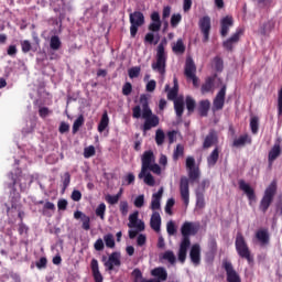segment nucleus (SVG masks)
Listing matches in <instances>:
<instances>
[{
    "label": "nucleus",
    "instance_id": "obj_56",
    "mask_svg": "<svg viewBox=\"0 0 282 282\" xmlns=\"http://www.w3.org/2000/svg\"><path fill=\"white\" fill-rule=\"evenodd\" d=\"M72 182V175L69 174V172H65L64 173V178H63V188L64 191L67 189V186H69Z\"/></svg>",
    "mask_w": 282,
    "mask_h": 282
},
{
    "label": "nucleus",
    "instance_id": "obj_57",
    "mask_svg": "<svg viewBox=\"0 0 282 282\" xmlns=\"http://www.w3.org/2000/svg\"><path fill=\"white\" fill-rule=\"evenodd\" d=\"M51 113H52V111H50V108H47V107H41V108L39 109V116H40V118L45 119V118H47Z\"/></svg>",
    "mask_w": 282,
    "mask_h": 282
},
{
    "label": "nucleus",
    "instance_id": "obj_39",
    "mask_svg": "<svg viewBox=\"0 0 282 282\" xmlns=\"http://www.w3.org/2000/svg\"><path fill=\"white\" fill-rule=\"evenodd\" d=\"M142 180L148 186H155V178L149 171L143 174Z\"/></svg>",
    "mask_w": 282,
    "mask_h": 282
},
{
    "label": "nucleus",
    "instance_id": "obj_31",
    "mask_svg": "<svg viewBox=\"0 0 282 282\" xmlns=\"http://www.w3.org/2000/svg\"><path fill=\"white\" fill-rule=\"evenodd\" d=\"M210 110V100L205 99L199 102L198 111L200 116L206 117L208 116V111Z\"/></svg>",
    "mask_w": 282,
    "mask_h": 282
},
{
    "label": "nucleus",
    "instance_id": "obj_43",
    "mask_svg": "<svg viewBox=\"0 0 282 282\" xmlns=\"http://www.w3.org/2000/svg\"><path fill=\"white\" fill-rule=\"evenodd\" d=\"M107 210V205L105 203H100L98 207L96 208L95 213L97 217H100V219H105V213Z\"/></svg>",
    "mask_w": 282,
    "mask_h": 282
},
{
    "label": "nucleus",
    "instance_id": "obj_23",
    "mask_svg": "<svg viewBox=\"0 0 282 282\" xmlns=\"http://www.w3.org/2000/svg\"><path fill=\"white\" fill-rule=\"evenodd\" d=\"M150 226L152 230H154L155 232H160V228L162 226V217L160 216L159 212H153L150 219Z\"/></svg>",
    "mask_w": 282,
    "mask_h": 282
},
{
    "label": "nucleus",
    "instance_id": "obj_52",
    "mask_svg": "<svg viewBox=\"0 0 282 282\" xmlns=\"http://www.w3.org/2000/svg\"><path fill=\"white\" fill-rule=\"evenodd\" d=\"M173 206H175V199L170 198L165 205V213L167 215H173Z\"/></svg>",
    "mask_w": 282,
    "mask_h": 282
},
{
    "label": "nucleus",
    "instance_id": "obj_19",
    "mask_svg": "<svg viewBox=\"0 0 282 282\" xmlns=\"http://www.w3.org/2000/svg\"><path fill=\"white\" fill-rule=\"evenodd\" d=\"M129 228H137L139 232H142L144 230V221L138 220V212H134L129 216Z\"/></svg>",
    "mask_w": 282,
    "mask_h": 282
},
{
    "label": "nucleus",
    "instance_id": "obj_35",
    "mask_svg": "<svg viewBox=\"0 0 282 282\" xmlns=\"http://www.w3.org/2000/svg\"><path fill=\"white\" fill-rule=\"evenodd\" d=\"M61 45H63V43L61 42V37H58V35H53L50 41L51 50H54L56 52L61 50Z\"/></svg>",
    "mask_w": 282,
    "mask_h": 282
},
{
    "label": "nucleus",
    "instance_id": "obj_28",
    "mask_svg": "<svg viewBox=\"0 0 282 282\" xmlns=\"http://www.w3.org/2000/svg\"><path fill=\"white\" fill-rule=\"evenodd\" d=\"M214 144H217V133H215V131H210L204 140L203 149H210Z\"/></svg>",
    "mask_w": 282,
    "mask_h": 282
},
{
    "label": "nucleus",
    "instance_id": "obj_25",
    "mask_svg": "<svg viewBox=\"0 0 282 282\" xmlns=\"http://www.w3.org/2000/svg\"><path fill=\"white\" fill-rule=\"evenodd\" d=\"M256 239H258L261 246H268L270 243V232L268 229H259L256 232Z\"/></svg>",
    "mask_w": 282,
    "mask_h": 282
},
{
    "label": "nucleus",
    "instance_id": "obj_15",
    "mask_svg": "<svg viewBox=\"0 0 282 282\" xmlns=\"http://www.w3.org/2000/svg\"><path fill=\"white\" fill-rule=\"evenodd\" d=\"M225 102H226V86H223L214 99V104H213L214 111H220V109H224Z\"/></svg>",
    "mask_w": 282,
    "mask_h": 282
},
{
    "label": "nucleus",
    "instance_id": "obj_17",
    "mask_svg": "<svg viewBox=\"0 0 282 282\" xmlns=\"http://www.w3.org/2000/svg\"><path fill=\"white\" fill-rule=\"evenodd\" d=\"M115 265L117 268H120V265H122V262L120 261V252L116 251L109 256L108 261L105 262V268H107V270L111 272Z\"/></svg>",
    "mask_w": 282,
    "mask_h": 282
},
{
    "label": "nucleus",
    "instance_id": "obj_62",
    "mask_svg": "<svg viewBox=\"0 0 282 282\" xmlns=\"http://www.w3.org/2000/svg\"><path fill=\"white\" fill-rule=\"evenodd\" d=\"M147 245V236L143 234H140L137 238V246H139L140 248H142V246Z\"/></svg>",
    "mask_w": 282,
    "mask_h": 282
},
{
    "label": "nucleus",
    "instance_id": "obj_37",
    "mask_svg": "<svg viewBox=\"0 0 282 282\" xmlns=\"http://www.w3.org/2000/svg\"><path fill=\"white\" fill-rule=\"evenodd\" d=\"M247 143H250V137H248V134H243L234 141V147H245Z\"/></svg>",
    "mask_w": 282,
    "mask_h": 282
},
{
    "label": "nucleus",
    "instance_id": "obj_41",
    "mask_svg": "<svg viewBox=\"0 0 282 282\" xmlns=\"http://www.w3.org/2000/svg\"><path fill=\"white\" fill-rule=\"evenodd\" d=\"M182 113H184V96H177V117L182 118Z\"/></svg>",
    "mask_w": 282,
    "mask_h": 282
},
{
    "label": "nucleus",
    "instance_id": "obj_63",
    "mask_svg": "<svg viewBox=\"0 0 282 282\" xmlns=\"http://www.w3.org/2000/svg\"><path fill=\"white\" fill-rule=\"evenodd\" d=\"M158 83L155 82V79H151L150 82H148L145 89L147 91H155V87H156Z\"/></svg>",
    "mask_w": 282,
    "mask_h": 282
},
{
    "label": "nucleus",
    "instance_id": "obj_48",
    "mask_svg": "<svg viewBox=\"0 0 282 282\" xmlns=\"http://www.w3.org/2000/svg\"><path fill=\"white\" fill-rule=\"evenodd\" d=\"M94 155H96V148L94 145L84 149V158H94Z\"/></svg>",
    "mask_w": 282,
    "mask_h": 282
},
{
    "label": "nucleus",
    "instance_id": "obj_46",
    "mask_svg": "<svg viewBox=\"0 0 282 282\" xmlns=\"http://www.w3.org/2000/svg\"><path fill=\"white\" fill-rule=\"evenodd\" d=\"M140 72H141L140 66L131 67L128 70V76H129V78H138V76H140Z\"/></svg>",
    "mask_w": 282,
    "mask_h": 282
},
{
    "label": "nucleus",
    "instance_id": "obj_36",
    "mask_svg": "<svg viewBox=\"0 0 282 282\" xmlns=\"http://www.w3.org/2000/svg\"><path fill=\"white\" fill-rule=\"evenodd\" d=\"M85 124V117L80 115L73 123V133L76 134L80 128Z\"/></svg>",
    "mask_w": 282,
    "mask_h": 282
},
{
    "label": "nucleus",
    "instance_id": "obj_53",
    "mask_svg": "<svg viewBox=\"0 0 282 282\" xmlns=\"http://www.w3.org/2000/svg\"><path fill=\"white\" fill-rule=\"evenodd\" d=\"M131 91H133V86L131 85V83L127 82L122 87V95L131 96Z\"/></svg>",
    "mask_w": 282,
    "mask_h": 282
},
{
    "label": "nucleus",
    "instance_id": "obj_54",
    "mask_svg": "<svg viewBox=\"0 0 282 282\" xmlns=\"http://www.w3.org/2000/svg\"><path fill=\"white\" fill-rule=\"evenodd\" d=\"M214 65L217 72H221L224 69V59L220 57H215Z\"/></svg>",
    "mask_w": 282,
    "mask_h": 282
},
{
    "label": "nucleus",
    "instance_id": "obj_49",
    "mask_svg": "<svg viewBox=\"0 0 282 282\" xmlns=\"http://www.w3.org/2000/svg\"><path fill=\"white\" fill-rule=\"evenodd\" d=\"M274 29V22L269 21L263 24V26L260 29L261 34H265L267 32H271Z\"/></svg>",
    "mask_w": 282,
    "mask_h": 282
},
{
    "label": "nucleus",
    "instance_id": "obj_16",
    "mask_svg": "<svg viewBox=\"0 0 282 282\" xmlns=\"http://www.w3.org/2000/svg\"><path fill=\"white\" fill-rule=\"evenodd\" d=\"M189 259L194 265H199L202 263V247H199L198 243L192 246Z\"/></svg>",
    "mask_w": 282,
    "mask_h": 282
},
{
    "label": "nucleus",
    "instance_id": "obj_5",
    "mask_svg": "<svg viewBox=\"0 0 282 282\" xmlns=\"http://www.w3.org/2000/svg\"><path fill=\"white\" fill-rule=\"evenodd\" d=\"M235 246L237 254L241 259H246L248 263H252L254 259L252 258L250 247H248V242H246V238L243 237V234H241V231H238L236 235Z\"/></svg>",
    "mask_w": 282,
    "mask_h": 282
},
{
    "label": "nucleus",
    "instance_id": "obj_8",
    "mask_svg": "<svg viewBox=\"0 0 282 282\" xmlns=\"http://www.w3.org/2000/svg\"><path fill=\"white\" fill-rule=\"evenodd\" d=\"M129 19L130 36L132 39H135V36L138 35V30L142 28V25L144 24V13H142L141 11H134L130 13Z\"/></svg>",
    "mask_w": 282,
    "mask_h": 282
},
{
    "label": "nucleus",
    "instance_id": "obj_24",
    "mask_svg": "<svg viewBox=\"0 0 282 282\" xmlns=\"http://www.w3.org/2000/svg\"><path fill=\"white\" fill-rule=\"evenodd\" d=\"M151 275L156 278V281H166L169 279V273L166 272V269L164 267H158L154 268L151 271Z\"/></svg>",
    "mask_w": 282,
    "mask_h": 282
},
{
    "label": "nucleus",
    "instance_id": "obj_3",
    "mask_svg": "<svg viewBox=\"0 0 282 282\" xmlns=\"http://www.w3.org/2000/svg\"><path fill=\"white\" fill-rule=\"evenodd\" d=\"M197 230H199V228L193 223H184L181 227V234L183 236L178 250V261H181V263L186 261V254L191 248V235H197Z\"/></svg>",
    "mask_w": 282,
    "mask_h": 282
},
{
    "label": "nucleus",
    "instance_id": "obj_32",
    "mask_svg": "<svg viewBox=\"0 0 282 282\" xmlns=\"http://www.w3.org/2000/svg\"><path fill=\"white\" fill-rule=\"evenodd\" d=\"M209 186H210V180L204 178L202 182L198 183V185L195 189V193L205 194L206 188H209Z\"/></svg>",
    "mask_w": 282,
    "mask_h": 282
},
{
    "label": "nucleus",
    "instance_id": "obj_51",
    "mask_svg": "<svg viewBox=\"0 0 282 282\" xmlns=\"http://www.w3.org/2000/svg\"><path fill=\"white\" fill-rule=\"evenodd\" d=\"M23 54H28V52L32 51V43L29 40H24L21 43Z\"/></svg>",
    "mask_w": 282,
    "mask_h": 282
},
{
    "label": "nucleus",
    "instance_id": "obj_30",
    "mask_svg": "<svg viewBox=\"0 0 282 282\" xmlns=\"http://www.w3.org/2000/svg\"><path fill=\"white\" fill-rule=\"evenodd\" d=\"M217 160H219V148H215L207 158L208 166H215L217 164Z\"/></svg>",
    "mask_w": 282,
    "mask_h": 282
},
{
    "label": "nucleus",
    "instance_id": "obj_10",
    "mask_svg": "<svg viewBox=\"0 0 282 282\" xmlns=\"http://www.w3.org/2000/svg\"><path fill=\"white\" fill-rule=\"evenodd\" d=\"M141 162H142L141 172L138 175L139 180H142V177H144V173L149 171V166L155 163V154H153V151L151 150L145 151L141 158Z\"/></svg>",
    "mask_w": 282,
    "mask_h": 282
},
{
    "label": "nucleus",
    "instance_id": "obj_61",
    "mask_svg": "<svg viewBox=\"0 0 282 282\" xmlns=\"http://www.w3.org/2000/svg\"><path fill=\"white\" fill-rule=\"evenodd\" d=\"M278 115L282 116V87L278 93Z\"/></svg>",
    "mask_w": 282,
    "mask_h": 282
},
{
    "label": "nucleus",
    "instance_id": "obj_13",
    "mask_svg": "<svg viewBox=\"0 0 282 282\" xmlns=\"http://www.w3.org/2000/svg\"><path fill=\"white\" fill-rule=\"evenodd\" d=\"M164 91L167 94V99L174 102V111L177 113V77H174V86L165 85Z\"/></svg>",
    "mask_w": 282,
    "mask_h": 282
},
{
    "label": "nucleus",
    "instance_id": "obj_42",
    "mask_svg": "<svg viewBox=\"0 0 282 282\" xmlns=\"http://www.w3.org/2000/svg\"><path fill=\"white\" fill-rule=\"evenodd\" d=\"M119 210H120L122 217H127V215H129V202L121 200L119 203Z\"/></svg>",
    "mask_w": 282,
    "mask_h": 282
},
{
    "label": "nucleus",
    "instance_id": "obj_18",
    "mask_svg": "<svg viewBox=\"0 0 282 282\" xmlns=\"http://www.w3.org/2000/svg\"><path fill=\"white\" fill-rule=\"evenodd\" d=\"M234 23L235 21L230 15H227L220 20V35L223 37L228 36V33L230 32V28H232Z\"/></svg>",
    "mask_w": 282,
    "mask_h": 282
},
{
    "label": "nucleus",
    "instance_id": "obj_7",
    "mask_svg": "<svg viewBox=\"0 0 282 282\" xmlns=\"http://www.w3.org/2000/svg\"><path fill=\"white\" fill-rule=\"evenodd\" d=\"M274 195H276V181H272L271 184L265 188L264 195L259 205L260 210L268 213V209L274 199Z\"/></svg>",
    "mask_w": 282,
    "mask_h": 282
},
{
    "label": "nucleus",
    "instance_id": "obj_50",
    "mask_svg": "<svg viewBox=\"0 0 282 282\" xmlns=\"http://www.w3.org/2000/svg\"><path fill=\"white\" fill-rule=\"evenodd\" d=\"M195 195H196V206L198 208H204V206H206V202L204 199V194L195 193Z\"/></svg>",
    "mask_w": 282,
    "mask_h": 282
},
{
    "label": "nucleus",
    "instance_id": "obj_58",
    "mask_svg": "<svg viewBox=\"0 0 282 282\" xmlns=\"http://www.w3.org/2000/svg\"><path fill=\"white\" fill-rule=\"evenodd\" d=\"M70 199H73V202H80V199H83V193L78 189H74L72 192Z\"/></svg>",
    "mask_w": 282,
    "mask_h": 282
},
{
    "label": "nucleus",
    "instance_id": "obj_1",
    "mask_svg": "<svg viewBox=\"0 0 282 282\" xmlns=\"http://www.w3.org/2000/svg\"><path fill=\"white\" fill-rule=\"evenodd\" d=\"M185 169L187 171V176H181L180 195L185 208H188V204H191V187L188 184H195V182H199L202 178V170L195 162L194 156L186 158Z\"/></svg>",
    "mask_w": 282,
    "mask_h": 282
},
{
    "label": "nucleus",
    "instance_id": "obj_12",
    "mask_svg": "<svg viewBox=\"0 0 282 282\" xmlns=\"http://www.w3.org/2000/svg\"><path fill=\"white\" fill-rule=\"evenodd\" d=\"M198 28L204 35L203 42L207 43L209 36H210V17L205 15L198 22Z\"/></svg>",
    "mask_w": 282,
    "mask_h": 282
},
{
    "label": "nucleus",
    "instance_id": "obj_27",
    "mask_svg": "<svg viewBox=\"0 0 282 282\" xmlns=\"http://www.w3.org/2000/svg\"><path fill=\"white\" fill-rule=\"evenodd\" d=\"M239 188L240 191H243V193H246L248 199H250V202H252V199H254V189H252V187L250 186V184L246 183V181H239Z\"/></svg>",
    "mask_w": 282,
    "mask_h": 282
},
{
    "label": "nucleus",
    "instance_id": "obj_64",
    "mask_svg": "<svg viewBox=\"0 0 282 282\" xmlns=\"http://www.w3.org/2000/svg\"><path fill=\"white\" fill-rule=\"evenodd\" d=\"M132 276H134V282H138L139 280L142 281V271L140 269H134L132 272Z\"/></svg>",
    "mask_w": 282,
    "mask_h": 282
},
{
    "label": "nucleus",
    "instance_id": "obj_2",
    "mask_svg": "<svg viewBox=\"0 0 282 282\" xmlns=\"http://www.w3.org/2000/svg\"><path fill=\"white\" fill-rule=\"evenodd\" d=\"M140 105L134 106L132 108V118L134 120H140L143 118L144 122L142 126V131L147 133V131H151L155 129V127L160 126V117L158 115H153V110L149 106V98L147 95H141L139 99Z\"/></svg>",
    "mask_w": 282,
    "mask_h": 282
},
{
    "label": "nucleus",
    "instance_id": "obj_33",
    "mask_svg": "<svg viewBox=\"0 0 282 282\" xmlns=\"http://www.w3.org/2000/svg\"><path fill=\"white\" fill-rule=\"evenodd\" d=\"M160 261H167L173 265L176 261L175 253H173V251H165L162 256H160Z\"/></svg>",
    "mask_w": 282,
    "mask_h": 282
},
{
    "label": "nucleus",
    "instance_id": "obj_29",
    "mask_svg": "<svg viewBox=\"0 0 282 282\" xmlns=\"http://www.w3.org/2000/svg\"><path fill=\"white\" fill-rule=\"evenodd\" d=\"M107 127H109V113L107 111H104L101 119L98 124V132L102 133Z\"/></svg>",
    "mask_w": 282,
    "mask_h": 282
},
{
    "label": "nucleus",
    "instance_id": "obj_60",
    "mask_svg": "<svg viewBox=\"0 0 282 282\" xmlns=\"http://www.w3.org/2000/svg\"><path fill=\"white\" fill-rule=\"evenodd\" d=\"M94 248L97 250V252H102V250H105V242L101 240V238L96 240Z\"/></svg>",
    "mask_w": 282,
    "mask_h": 282
},
{
    "label": "nucleus",
    "instance_id": "obj_38",
    "mask_svg": "<svg viewBox=\"0 0 282 282\" xmlns=\"http://www.w3.org/2000/svg\"><path fill=\"white\" fill-rule=\"evenodd\" d=\"M166 138V134H164V130L158 129L155 132V143L158 147H162L164 144V140Z\"/></svg>",
    "mask_w": 282,
    "mask_h": 282
},
{
    "label": "nucleus",
    "instance_id": "obj_20",
    "mask_svg": "<svg viewBox=\"0 0 282 282\" xmlns=\"http://www.w3.org/2000/svg\"><path fill=\"white\" fill-rule=\"evenodd\" d=\"M75 219H82V228L83 230H90L91 229V218L84 214L80 210L74 213Z\"/></svg>",
    "mask_w": 282,
    "mask_h": 282
},
{
    "label": "nucleus",
    "instance_id": "obj_26",
    "mask_svg": "<svg viewBox=\"0 0 282 282\" xmlns=\"http://www.w3.org/2000/svg\"><path fill=\"white\" fill-rule=\"evenodd\" d=\"M279 155H281V145L279 143H275L269 151V166H272V164H274V161L276 160V158H279Z\"/></svg>",
    "mask_w": 282,
    "mask_h": 282
},
{
    "label": "nucleus",
    "instance_id": "obj_11",
    "mask_svg": "<svg viewBox=\"0 0 282 282\" xmlns=\"http://www.w3.org/2000/svg\"><path fill=\"white\" fill-rule=\"evenodd\" d=\"M243 35V29H238L229 39L223 42V46L228 52H232L235 45L239 43V39Z\"/></svg>",
    "mask_w": 282,
    "mask_h": 282
},
{
    "label": "nucleus",
    "instance_id": "obj_44",
    "mask_svg": "<svg viewBox=\"0 0 282 282\" xmlns=\"http://www.w3.org/2000/svg\"><path fill=\"white\" fill-rule=\"evenodd\" d=\"M105 243L107 248H116V240L113 239V235L108 234L104 237Z\"/></svg>",
    "mask_w": 282,
    "mask_h": 282
},
{
    "label": "nucleus",
    "instance_id": "obj_4",
    "mask_svg": "<svg viewBox=\"0 0 282 282\" xmlns=\"http://www.w3.org/2000/svg\"><path fill=\"white\" fill-rule=\"evenodd\" d=\"M151 23L148 26L149 33L144 36V43H149V45H158L160 43V37L155 40V32H160L162 30V20L160 19V12L153 11L150 15Z\"/></svg>",
    "mask_w": 282,
    "mask_h": 282
},
{
    "label": "nucleus",
    "instance_id": "obj_47",
    "mask_svg": "<svg viewBox=\"0 0 282 282\" xmlns=\"http://www.w3.org/2000/svg\"><path fill=\"white\" fill-rule=\"evenodd\" d=\"M105 200L107 202V204H110V206H116V204L120 202V198H118V196L116 195L108 194L106 195Z\"/></svg>",
    "mask_w": 282,
    "mask_h": 282
},
{
    "label": "nucleus",
    "instance_id": "obj_55",
    "mask_svg": "<svg viewBox=\"0 0 282 282\" xmlns=\"http://www.w3.org/2000/svg\"><path fill=\"white\" fill-rule=\"evenodd\" d=\"M133 204L135 208H142L144 206V194L137 196Z\"/></svg>",
    "mask_w": 282,
    "mask_h": 282
},
{
    "label": "nucleus",
    "instance_id": "obj_14",
    "mask_svg": "<svg viewBox=\"0 0 282 282\" xmlns=\"http://www.w3.org/2000/svg\"><path fill=\"white\" fill-rule=\"evenodd\" d=\"M224 269L227 273L228 282H241V278L239 276V273H237V271H235V268L232 267L231 262L225 261Z\"/></svg>",
    "mask_w": 282,
    "mask_h": 282
},
{
    "label": "nucleus",
    "instance_id": "obj_9",
    "mask_svg": "<svg viewBox=\"0 0 282 282\" xmlns=\"http://www.w3.org/2000/svg\"><path fill=\"white\" fill-rule=\"evenodd\" d=\"M197 66L192 57H187L185 62V76L187 80H192L194 87H199V78L197 77Z\"/></svg>",
    "mask_w": 282,
    "mask_h": 282
},
{
    "label": "nucleus",
    "instance_id": "obj_34",
    "mask_svg": "<svg viewBox=\"0 0 282 282\" xmlns=\"http://www.w3.org/2000/svg\"><path fill=\"white\" fill-rule=\"evenodd\" d=\"M213 85H215V77H208L200 88L202 94H208L213 89Z\"/></svg>",
    "mask_w": 282,
    "mask_h": 282
},
{
    "label": "nucleus",
    "instance_id": "obj_21",
    "mask_svg": "<svg viewBox=\"0 0 282 282\" xmlns=\"http://www.w3.org/2000/svg\"><path fill=\"white\" fill-rule=\"evenodd\" d=\"M163 194H164V188L161 187L156 193L152 195V200L150 205L151 210H160V208H162V205L160 204V202H162Z\"/></svg>",
    "mask_w": 282,
    "mask_h": 282
},
{
    "label": "nucleus",
    "instance_id": "obj_6",
    "mask_svg": "<svg viewBox=\"0 0 282 282\" xmlns=\"http://www.w3.org/2000/svg\"><path fill=\"white\" fill-rule=\"evenodd\" d=\"M166 40H163L156 48V62L152 63V69L159 74L166 73V51L164 50Z\"/></svg>",
    "mask_w": 282,
    "mask_h": 282
},
{
    "label": "nucleus",
    "instance_id": "obj_40",
    "mask_svg": "<svg viewBox=\"0 0 282 282\" xmlns=\"http://www.w3.org/2000/svg\"><path fill=\"white\" fill-rule=\"evenodd\" d=\"M185 102H186V109L188 111V116H191V113H193V111H195V107H196L195 99L187 96Z\"/></svg>",
    "mask_w": 282,
    "mask_h": 282
},
{
    "label": "nucleus",
    "instance_id": "obj_22",
    "mask_svg": "<svg viewBox=\"0 0 282 282\" xmlns=\"http://www.w3.org/2000/svg\"><path fill=\"white\" fill-rule=\"evenodd\" d=\"M90 270L93 272V279L95 282H102V273H100V268L98 265V260L94 258L90 262Z\"/></svg>",
    "mask_w": 282,
    "mask_h": 282
},
{
    "label": "nucleus",
    "instance_id": "obj_45",
    "mask_svg": "<svg viewBox=\"0 0 282 282\" xmlns=\"http://www.w3.org/2000/svg\"><path fill=\"white\" fill-rule=\"evenodd\" d=\"M250 129L252 133H258L259 131V117H252L250 120Z\"/></svg>",
    "mask_w": 282,
    "mask_h": 282
},
{
    "label": "nucleus",
    "instance_id": "obj_59",
    "mask_svg": "<svg viewBox=\"0 0 282 282\" xmlns=\"http://www.w3.org/2000/svg\"><path fill=\"white\" fill-rule=\"evenodd\" d=\"M148 171L155 173V175H160V173H162V167H160L158 163L154 162L150 164V166L148 167Z\"/></svg>",
    "mask_w": 282,
    "mask_h": 282
}]
</instances>
